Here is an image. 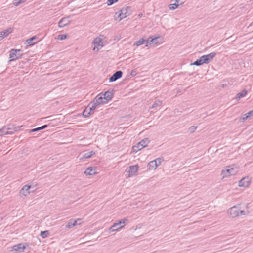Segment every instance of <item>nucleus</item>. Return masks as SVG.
<instances>
[{
  "instance_id": "nucleus-7",
  "label": "nucleus",
  "mask_w": 253,
  "mask_h": 253,
  "mask_svg": "<svg viewBox=\"0 0 253 253\" xmlns=\"http://www.w3.org/2000/svg\"><path fill=\"white\" fill-rule=\"evenodd\" d=\"M216 53L211 52L207 55L201 56L203 64H208L210 62L216 55Z\"/></svg>"
},
{
  "instance_id": "nucleus-31",
  "label": "nucleus",
  "mask_w": 253,
  "mask_h": 253,
  "mask_svg": "<svg viewBox=\"0 0 253 253\" xmlns=\"http://www.w3.org/2000/svg\"><path fill=\"white\" fill-rule=\"evenodd\" d=\"M26 0H14L13 4L15 6H18L21 3H24Z\"/></svg>"
},
{
  "instance_id": "nucleus-13",
  "label": "nucleus",
  "mask_w": 253,
  "mask_h": 253,
  "mask_svg": "<svg viewBox=\"0 0 253 253\" xmlns=\"http://www.w3.org/2000/svg\"><path fill=\"white\" fill-rule=\"evenodd\" d=\"M91 105H90V103L88 104L87 107L85 108L84 111L83 112V115L84 117H88L91 114V111H93L94 109H92Z\"/></svg>"
},
{
  "instance_id": "nucleus-39",
  "label": "nucleus",
  "mask_w": 253,
  "mask_h": 253,
  "mask_svg": "<svg viewBox=\"0 0 253 253\" xmlns=\"http://www.w3.org/2000/svg\"><path fill=\"white\" fill-rule=\"evenodd\" d=\"M249 118V116L247 115V114H244V115L242 116V117H241V118H240V121H241L242 122H244V121H245L246 120H247V119L248 118Z\"/></svg>"
},
{
  "instance_id": "nucleus-29",
  "label": "nucleus",
  "mask_w": 253,
  "mask_h": 253,
  "mask_svg": "<svg viewBox=\"0 0 253 253\" xmlns=\"http://www.w3.org/2000/svg\"><path fill=\"white\" fill-rule=\"evenodd\" d=\"M37 38H38V37L36 36H34L30 38V39H27L26 40L27 43L28 44V45H33L35 43H32V41L34 40L37 39Z\"/></svg>"
},
{
  "instance_id": "nucleus-23",
  "label": "nucleus",
  "mask_w": 253,
  "mask_h": 253,
  "mask_svg": "<svg viewBox=\"0 0 253 253\" xmlns=\"http://www.w3.org/2000/svg\"><path fill=\"white\" fill-rule=\"evenodd\" d=\"M148 167L149 169H156L157 168V161L154 160L150 161L148 164Z\"/></svg>"
},
{
  "instance_id": "nucleus-6",
  "label": "nucleus",
  "mask_w": 253,
  "mask_h": 253,
  "mask_svg": "<svg viewBox=\"0 0 253 253\" xmlns=\"http://www.w3.org/2000/svg\"><path fill=\"white\" fill-rule=\"evenodd\" d=\"M92 43L94 45L93 50L94 51H98L103 46L102 40L99 38H95Z\"/></svg>"
},
{
  "instance_id": "nucleus-22",
  "label": "nucleus",
  "mask_w": 253,
  "mask_h": 253,
  "mask_svg": "<svg viewBox=\"0 0 253 253\" xmlns=\"http://www.w3.org/2000/svg\"><path fill=\"white\" fill-rule=\"evenodd\" d=\"M247 94V91L246 90H243L241 92L237 94L235 99L237 100H239L241 98L245 96Z\"/></svg>"
},
{
  "instance_id": "nucleus-14",
  "label": "nucleus",
  "mask_w": 253,
  "mask_h": 253,
  "mask_svg": "<svg viewBox=\"0 0 253 253\" xmlns=\"http://www.w3.org/2000/svg\"><path fill=\"white\" fill-rule=\"evenodd\" d=\"M113 90L110 91L108 90L106 91L104 93H103V96L104 97V100H105L107 102L111 100L113 96V93L112 92Z\"/></svg>"
},
{
  "instance_id": "nucleus-16",
  "label": "nucleus",
  "mask_w": 253,
  "mask_h": 253,
  "mask_svg": "<svg viewBox=\"0 0 253 253\" xmlns=\"http://www.w3.org/2000/svg\"><path fill=\"white\" fill-rule=\"evenodd\" d=\"M6 126V130L12 132V134L15 132L19 130L20 128L23 127V126H15L14 125H9Z\"/></svg>"
},
{
  "instance_id": "nucleus-11",
  "label": "nucleus",
  "mask_w": 253,
  "mask_h": 253,
  "mask_svg": "<svg viewBox=\"0 0 253 253\" xmlns=\"http://www.w3.org/2000/svg\"><path fill=\"white\" fill-rule=\"evenodd\" d=\"M30 188L31 186L27 185H24L20 191V195L24 196H27L30 193L29 189Z\"/></svg>"
},
{
  "instance_id": "nucleus-20",
  "label": "nucleus",
  "mask_w": 253,
  "mask_h": 253,
  "mask_svg": "<svg viewBox=\"0 0 253 253\" xmlns=\"http://www.w3.org/2000/svg\"><path fill=\"white\" fill-rule=\"evenodd\" d=\"M79 219H77V220H75L74 219L70 220L66 225V228H71L78 224L77 220H79Z\"/></svg>"
},
{
  "instance_id": "nucleus-33",
  "label": "nucleus",
  "mask_w": 253,
  "mask_h": 253,
  "mask_svg": "<svg viewBox=\"0 0 253 253\" xmlns=\"http://www.w3.org/2000/svg\"><path fill=\"white\" fill-rule=\"evenodd\" d=\"M179 6V4L177 3L171 4L169 5V8L170 10H174L177 8Z\"/></svg>"
},
{
  "instance_id": "nucleus-21",
  "label": "nucleus",
  "mask_w": 253,
  "mask_h": 253,
  "mask_svg": "<svg viewBox=\"0 0 253 253\" xmlns=\"http://www.w3.org/2000/svg\"><path fill=\"white\" fill-rule=\"evenodd\" d=\"M123 227L124 225L120 226L119 225V224H117V222H115L113 224V225L111 227H110L109 230L110 231H115L123 228Z\"/></svg>"
},
{
  "instance_id": "nucleus-17",
  "label": "nucleus",
  "mask_w": 253,
  "mask_h": 253,
  "mask_svg": "<svg viewBox=\"0 0 253 253\" xmlns=\"http://www.w3.org/2000/svg\"><path fill=\"white\" fill-rule=\"evenodd\" d=\"M25 248V246L22 244H18L13 246L12 250L18 252H23Z\"/></svg>"
},
{
  "instance_id": "nucleus-37",
  "label": "nucleus",
  "mask_w": 253,
  "mask_h": 253,
  "mask_svg": "<svg viewBox=\"0 0 253 253\" xmlns=\"http://www.w3.org/2000/svg\"><path fill=\"white\" fill-rule=\"evenodd\" d=\"M67 38V35L63 34V35H59L58 36L57 39L60 40H63Z\"/></svg>"
},
{
  "instance_id": "nucleus-19",
  "label": "nucleus",
  "mask_w": 253,
  "mask_h": 253,
  "mask_svg": "<svg viewBox=\"0 0 253 253\" xmlns=\"http://www.w3.org/2000/svg\"><path fill=\"white\" fill-rule=\"evenodd\" d=\"M96 173L95 169L92 167L87 168L84 171V174L86 175H93Z\"/></svg>"
},
{
  "instance_id": "nucleus-44",
  "label": "nucleus",
  "mask_w": 253,
  "mask_h": 253,
  "mask_svg": "<svg viewBox=\"0 0 253 253\" xmlns=\"http://www.w3.org/2000/svg\"><path fill=\"white\" fill-rule=\"evenodd\" d=\"M47 126H48L47 125H44L42 126H40V129H41V130L43 129L46 128L47 127Z\"/></svg>"
},
{
  "instance_id": "nucleus-9",
  "label": "nucleus",
  "mask_w": 253,
  "mask_h": 253,
  "mask_svg": "<svg viewBox=\"0 0 253 253\" xmlns=\"http://www.w3.org/2000/svg\"><path fill=\"white\" fill-rule=\"evenodd\" d=\"M123 72L121 71H117L115 72L109 78V82H113L121 78L122 76Z\"/></svg>"
},
{
  "instance_id": "nucleus-28",
  "label": "nucleus",
  "mask_w": 253,
  "mask_h": 253,
  "mask_svg": "<svg viewBox=\"0 0 253 253\" xmlns=\"http://www.w3.org/2000/svg\"><path fill=\"white\" fill-rule=\"evenodd\" d=\"M95 154V152L93 151L86 153L84 154L83 158L85 159H88L91 158L93 155Z\"/></svg>"
},
{
  "instance_id": "nucleus-35",
  "label": "nucleus",
  "mask_w": 253,
  "mask_h": 253,
  "mask_svg": "<svg viewBox=\"0 0 253 253\" xmlns=\"http://www.w3.org/2000/svg\"><path fill=\"white\" fill-rule=\"evenodd\" d=\"M197 128V126H191L189 128L188 131L190 133H193L196 130Z\"/></svg>"
},
{
  "instance_id": "nucleus-15",
  "label": "nucleus",
  "mask_w": 253,
  "mask_h": 253,
  "mask_svg": "<svg viewBox=\"0 0 253 253\" xmlns=\"http://www.w3.org/2000/svg\"><path fill=\"white\" fill-rule=\"evenodd\" d=\"M13 32V29L12 28H9L5 30L0 32V38H4L7 37L9 34Z\"/></svg>"
},
{
  "instance_id": "nucleus-18",
  "label": "nucleus",
  "mask_w": 253,
  "mask_h": 253,
  "mask_svg": "<svg viewBox=\"0 0 253 253\" xmlns=\"http://www.w3.org/2000/svg\"><path fill=\"white\" fill-rule=\"evenodd\" d=\"M158 37H155L154 38H152V37H149L148 40L146 41V44L145 45L146 47H147L149 45H150L152 43L157 44L158 43L157 39Z\"/></svg>"
},
{
  "instance_id": "nucleus-3",
  "label": "nucleus",
  "mask_w": 253,
  "mask_h": 253,
  "mask_svg": "<svg viewBox=\"0 0 253 253\" xmlns=\"http://www.w3.org/2000/svg\"><path fill=\"white\" fill-rule=\"evenodd\" d=\"M131 13V7L126 6L123 7L119 11L115 13V15H118V18H119V21H120L126 17L130 15Z\"/></svg>"
},
{
  "instance_id": "nucleus-36",
  "label": "nucleus",
  "mask_w": 253,
  "mask_h": 253,
  "mask_svg": "<svg viewBox=\"0 0 253 253\" xmlns=\"http://www.w3.org/2000/svg\"><path fill=\"white\" fill-rule=\"evenodd\" d=\"M118 0H107V5L108 6L111 5L115 2H117Z\"/></svg>"
},
{
  "instance_id": "nucleus-32",
  "label": "nucleus",
  "mask_w": 253,
  "mask_h": 253,
  "mask_svg": "<svg viewBox=\"0 0 253 253\" xmlns=\"http://www.w3.org/2000/svg\"><path fill=\"white\" fill-rule=\"evenodd\" d=\"M49 234V231L46 230V231H41V233H40V236L42 238H45L48 237Z\"/></svg>"
},
{
  "instance_id": "nucleus-42",
  "label": "nucleus",
  "mask_w": 253,
  "mask_h": 253,
  "mask_svg": "<svg viewBox=\"0 0 253 253\" xmlns=\"http://www.w3.org/2000/svg\"><path fill=\"white\" fill-rule=\"evenodd\" d=\"M137 74V71L136 69H133L131 71L130 75L132 76H134Z\"/></svg>"
},
{
  "instance_id": "nucleus-24",
  "label": "nucleus",
  "mask_w": 253,
  "mask_h": 253,
  "mask_svg": "<svg viewBox=\"0 0 253 253\" xmlns=\"http://www.w3.org/2000/svg\"><path fill=\"white\" fill-rule=\"evenodd\" d=\"M0 133H1L3 135L12 134V132L10 131L7 130L6 126H4L2 128L0 129Z\"/></svg>"
},
{
  "instance_id": "nucleus-45",
  "label": "nucleus",
  "mask_w": 253,
  "mask_h": 253,
  "mask_svg": "<svg viewBox=\"0 0 253 253\" xmlns=\"http://www.w3.org/2000/svg\"><path fill=\"white\" fill-rule=\"evenodd\" d=\"M142 16H143V14L142 13H140L138 15V17H139V18H141V17H142Z\"/></svg>"
},
{
  "instance_id": "nucleus-4",
  "label": "nucleus",
  "mask_w": 253,
  "mask_h": 253,
  "mask_svg": "<svg viewBox=\"0 0 253 253\" xmlns=\"http://www.w3.org/2000/svg\"><path fill=\"white\" fill-rule=\"evenodd\" d=\"M238 171V168L235 169L233 166L227 167L225 169H223L221 172V174L223 177H228L230 175H235Z\"/></svg>"
},
{
  "instance_id": "nucleus-5",
  "label": "nucleus",
  "mask_w": 253,
  "mask_h": 253,
  "mask_svg": "<svg viewBox=\"0 0 253 253\" xmlns=\"http://www.w3.org/2000/svg\"><path fill=\"white\" fill-rule=\"evenodd\" d=\"M22 51L21 49H12L9 54L10 61L15 60L21 57Z\"/></svg>"
},
{
  "instance_id": "nucleus-8",
  "label": "nucleus",
  "mask_w": 253,
  "mask_h": 253,
  "mask_svg": "<svg viewBox=\"0 0 253 253\" xmlns=\"http://www.w3.org/2000/svg\"><path fill=\"white\" fill-rule=\"evenodd\" d=\"M251 183V181L248 177H245L242 178L238 182L239 187H246Z\"/></svg>"
},
{
  "instance_id": "nucleus-1",
  "label": "nucleus",
  "mask_w": 253,
  "mask_h": 253,
  "mask_svg": "<svg viewBox=\"0 0 253 253\" xmlns=\"http://www.w3.org/2000/svg\"><path fill=\"white\" fill-rule=\"evenodd\" d=\"M228 213L232 218H235L240 215H246L248 214V211H244L241 209L240 204L234 206L228 210Z\"/></svg>"
},
{
  "instance_id": "nucleus-27",
  "label": "nucleus",
  "mask_w": 253,
  "mask_h": 253,
  "mask_svg": "<svg viewBox=\"0 0 253 253\" xmlns=\"http://www.w3.org/2000/svg\"><path fill=\"white\" fill-rule=\"evenodd\" d=\"M143 148L142 145L138 143L136 145L132 147V150L133 152H137L138 150H140Z\"/></svg>"
},
{
  "instance_id": "nucleus-2",
  "label": "nucleus",
  "mask_w": 253,
  "mask_h": 253,
  "mask_svg": "<svg viewBox=\"0 0 253 253\" xmlns=\"http://www.w3.org/2000/svg\"><path fill=\"white\" fill-rule=\"evenodd\" d=\"M107 101L104 100L103 93L97 95L96 97L90 102V105H91L92 109H95L97 106L100 104H106Z\"/></svg>"
},
{
  "instance_id": "nucleus-30",
  "label": "nucleus",
  "mask_w": 253,
  "mask_h": 253,
  "mask_svg": "<svg viewBox=\"0 0 253 253\" xmlns=\"http://www.w3.org/2000/svg\"><path fill=\"white\" fill-rule=\"evenodd\" d=\"M203 64V62L202 61V59L201 57L199 59L194 61L193 63H191V65H195V66H200Z\"/></svg>"
},
{
  "instance_id": "nucleus-26",
  "label": "nucleus",
  "mask_w": 253,
  "mask_h": 253,
  "mask_svg": "<svg viewBox=\"0 0 253 253\" xmlns=\"http://www.w3.org/2000/svg\"><path fill=\"white\" fill-rule=\"evenodd\" d=\"M150 141L148 138H145L139 142V144L142 145L143 148L146 147L149 143Z\"/></svg>"
},
{
  "instance_id": "nucleus-25",
  "label": "nucleus",
  "mask_w": 253,
  "mask_h": 253,
  "mask_svg": "<svg viewBox=\"0 0 253 253\" xmlns=\"http://www.w3.org/2000/svg\"><path fill=\"white\" fill-rule=\"evenodd\" d=\"M145 42L146 43V41L143 39V38H141L139 40L136 41L134 43L133 45L138 46L144 44Z\"/></svg>"
},
{
  "instance_id": "nucleus-38",
  "label": "nucleus",
  "mask_w": 253,
  "mask_h": 253,
  "mask_svg": "<svg viewBox=\"0 0 253 253\" xmlns=\"http://www.w3.org/2000/svg\"><path fill=\"white\" fill-rule=\"evenodd\" d=\"M128 220L126 218H124V219H123L121 220H119V221H117V224H119V225L121 226V225L122 224H125L126 223V221H127Z\"/></svg>"
},
{
  "instance_id": "nucleus-12",
  "label": "nucleus",
  "mask_w": 253,
  "mask_h": 253,
  "mask_svg": "<svg viewBox=\"0 0 253 253\" xmlns=\"http://www.w3.org/2000/svg\"><path fill=\"white\" fill-rule=\"evenodd\" d=\"M70 23V21L67 18H62L58 23V26L60 28L64 27L67 25H68Z\"/></svg>"
},
{
  "instance_id": "nucleus-34",
  "label": "nucleus",
  "mask_w": 253,
  "mask_h": 253,
  "mask_svg": "<svg viewBox=\"0 0 253 253\" xmlns=\"http://www.w3.org/2000/svg\"><path fill=\"white\" fill-rule=\"evenodd\" d=\"M162 104V101L160 100H156L152 105V108H155L157 106H160Z\"/></svg>"
},
{
  "instance_id": "nucleus-10",
  "label": "nucleus",
  "mask_w": 253,
  "mask_h": 253,
  "mask_svg": "<svg viewBox=\"0 0 253 253\" xmlns=\"http://www.w3.org/2000/svg\"><path fill=\"white\" fill-rule=\"evenodd\" d=\"M138 169V166L137 165L130 166L128 171V176L130 177L133 176L134 174L137 171Z\"/></svg>"
},
{
  "instance_id": "nucleus-40",
  "label": "nucleus",
  "mask_w": 253,
  "mask_h": 253,
  "mask_svg": "<svg viewBox=\"0 0 253 253\" xmlns=\"http://www.w3.org/2000/svg\"><path fill=\"white\" fill-rule=\"evenodd\" d=\"M164 160L163 158H158L155 160V161H157V167L161 165V162Z\"/></svg>"
},
{
  "instance_id": "nucleus-41",
  "label": "nucleus",
  "mask_w": 253,
  "mask_h": 253,
  "mask_svg": "<svg viewBox=\"0 0 253 253\" xmlns=\"http://www.w3.org/2000/svg\"><path fill=\"white\" fill-rule=\"evenodd\" d=\"M39 130H41V129H40V127H37V128H34V129H31L29 130V132H36V131H38Z\"/></svg>"
},
{
  "instance_id": "nucleus-46",
  "label": "nucleus",
  "mask_w": 253,
  "mask_h": 253,
  "mask_svg": "<svg viewBox=\"0 0 253 253\" xmlns=\"http://www.w3.org/2000/svg\"><path fill=\"white\" fill-rule=\"evenodd\" d=\"M175 2L178 3L180 1V0H175Z\"/></svg>"
},
{
  "instance_id": "nucleus-43",
  "label": "nucleus",
  "mask_w": 253,
  "mask_h": 253,
  "mask_svg": "<svg viewBox=\"0 0 253 253\" xmlns=\"http://www.w3.org/2000/svg\"><path fill=\"white\" fill-rule=\"evenodd\" d=\"M247 115L249 116V117H250L252 116H253V109L251 111H250L247 113Z\"/></svg>"
}]
</instances>
